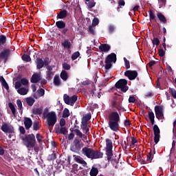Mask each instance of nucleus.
I'll list each match as a JSON object with an SVG mask.
<instances>
[{"instance_id":"obj_59","label":"nucleus","mask_w":176,"mask_h":176,"mask_svg":"<svg viewBox=\"0 0 176 176\" xmlns=\"http://www.w3.org/2000/svg\"><path fill=\"white\" fill-rule=\"evenodd\" d=\"M124 124L125 127H130V126H131V122L130 120H125Z\"/></svg>"},{"instance_id":"obj_17","label":"nucleus","mask_w":176,"mask_h":176,"mask_svg":"<svg viewBox=\"0 0 176 176\" xmlns=\"http://www.w3.org/2000/svg\"><path fill=\"white\" fill-rule=\"evenodd\" d=\"M152 160H153V154H152V150H151L147 154L146 160H142V164H148V163H152Z\"/></svg>"},{"instance_id":"obj_32","label":"nucleus","mask_w":176,"mask_h":176,"mask_svg":"<svg viewBox=\"0 0 176 176\" xmlns=\"http://www.w3.org/2000/svg\"><path fill=\"white\" fill-rule=\"evenodd\" d=\"M148 14H149L150 21H155L156 23L157 19H156V16L155 15V11L150 10L148 11Z\"/></svg>"},{"instance_id":"obj_45","label":"nucleus","mask_w":176,"mask_h":176,"mask_svg":"<svg viewBox=\"0 0 176 176\" xmlns=\"http://www.w3.org/2000/svg\"><path fill=\"white\" fill-rule=\"evenodd\" d=\"M80 56V53L77 51L72 54V60H73V61H74V60H76V58H78V57H79Z\"/></svg>"},{"instance_id":"obj_48","label":"nucleus","mask_w":176,"mask_h":176,"mask_svg":"<svg viewBox=\"0 0 176 176\" xmlns=\"http://www.w3.org/2000/svg\"><path fill=\"white\" fill-rule=\"evenodd\" d=\"M47 72V75H46V78L47 79V80H52V79L53 78V72Z\"/></svg>"},{"instance_id":"obj_14","label":"nucleus","mask_w":176,"mask_h":176,"mask_svg":"<svg viewBox=\"0 0 176 176\" xmlns=\"http://www.w3.org/2000/svg\"><path fill=\"white\" fill-rule=\"evenodd\" d=\"M80 129L86 135L90 134V126H89V123L81 122Z\"/></svg>"},{"instance_id":"obj_64","label":"nucleus","mask_w":176,"mask_h":176,"mask_svg":"<svg viewBox=\"0 0 176 176\" xmlns=\"http://www.w3.org/2000/svg\"><path fill=\"white\" fill-rule=\"evenodd\" d=\"M59 124L60 127H64V126H65V120H64V118H61L60 120Z\"/></svg>"},{"instance_id":"obj_30","label":"nucleus","mask_w":176,"mask_h":176,"mask_svg":"<svg viewBox=\"0 0 176 176\" xmlns=\"http://www.w3.org/2000/svg\"><path fill=\"white\" fill-rule=\"evenodd\" d=\"M54 86H61V80L60 79V76L56 74L54 77Z\"/></svg>"},{"instance_id":"obj_15","label":"nucleus","mask_w":176,"mask_h":176,"mask_svg":"<svg viewBox=\"0 0 176 176\" xmlns=\"http://www.w3.org/2000/svg\"><path fill=\"white\" fill-rule=\"evenodd\" d=\"M156 15L161 24H163L164 25L167 24V19L166 18V16H164V14H162V12H157L156 13Z\"/></svg>"},{"instance_id":"obj_39","label":"nucleus","mask_w":176,"mask_h":176,"mask_svg":"<svg viewBox=\"0 0 176 176\" xmlns=\"http://www.w3.org/2000/svg\"><path fill=\"white\" fill-rule=\"evenodd\" d=\"M36 140L40 145H42L43 143V136L41 135V133H36Z\"/></svg>"},{"instance_id":"obj_51","label":"nucleus","mask_w":176,"mask_h":176,"mask_svg":"<svg viewBox=\"0 0 176 176\" xmlns=\"http://www.w3.org/2000/svg\"><path fill=\"white\" fill-rule=\"evenodd\" d=\"M33 130H34V131H37V130H39V122H34Z\"/></svg>"},{"instance_id":"obj_34","label":"nucleus","mask_w":176,"mask_h":176,"mask_svg":"<svg viewBox=\"0 0 176 176\" xmlns=\"http://www.w3.org/2000/svg\"><path fill=\"white\" fill-rule=\"evenodd\" d=\"M6 41H8V38L4 34L0 35V47L1 46H5L6 45Z\"/></svg>"},{"instance_id":"obj_23","label":"nucleus","mask_w":176,"mask_h":176,"mask_svg":"<svg viewBox=\"0 0 176 176\" xmlns=\"http://www.w3.org/2000/svg\"><path fill=\"white\" fill-rule=\"evenodd\" d=\"M67 133H68V129H67V127L65 126H60L56 129V134L58 135V134H63V135H65Z\"/></svg>"},{"instance_id":"obj_16","label":"nucleus","mask_w":176,"mask_h":176,"mask_svg":"<svg viewBox=\"0 0 176 176\" xmlns=\"http://www.w3.org/2000/svg\"><path fill=\"white\" fill-rule=\"evenodd\" d=\"M112 149H113V144L112 143V140L108 138L106 139V152H113Z\"/></svg>"},{"instance_id":"obj_33","label":"nucleus","mask_w":176,"mask_h":176,"mask_svg":"<svg viewBox=\"0 0 176 176\" xmlns=\"http://www.w3.org/2000/svg\"><path fill=\"white\" fill-rule=\"evenodd\" d=\"M91 119V114L87 113L82 118L81 123H88L89 120Z\"/></svg>"},{"instance_id":"obj_20","label":"nucleus","mask_w":176,"mask_h":176,"mask_svg":"<svg viewBox=\"0 0 176 176\" xmlns=\"http://www.w3.org/2000/svg\"><path fill=\"white\" fill-rule=\"evenodd\" d=\"M67 16H68V11H67V10H63L57 14L56 19L57 20L58 19L63 20L67 18Z\"/></svg>"},{"instance_id":"obj_47","label":"nucleus","mask_w":176,"mask_h":176,"mask_svg":"<svg viewBox=\"0 0 176 176\" xmlns=\"http://www.w3.org/2000/svg\"><path fill=\"white\" fill-rule=\"evenodd\" d=\"M123 60L124 61V65L126 69H130V61H129L126 57H124Z\"/></svg>"},{"instance_id":"obj_46","label":"nucleus","mask_w":176,"mask_h":176,"mask_svg":"<svg viewBox=\"0 0 176 176\" xmlns=\"http://www.w3.org/2000/svg\"><path fill=\"white\" fill-rule=\"evenodd\" d=\"M152 43L153 45H156V46H159V45H160V41L158 38L154 37L152 40Z\"/></svg>"},{"instance_id":"obj_4","label":"nucleus","mask_w":176,"mask_h":176,"mask_svg":"<svg viewBox=\"0 0 176 176\" xmlns=\"http://www.w3.org/2000/svg\"><path fill=\"white\" fill-rule=\"evenodd\" d=\"M47 124L49 127H54V124L57 123V115L56 112L51 111L47 114Z\"/></svg>"},{"instance_id":"obj_22","label":"nucleus","mask_w":176,"mask_h":176,"mask_svg":"<svg viewBox=\"0 0 176 176\" xmlns=\"http://www.w3.org/2000/svg\"><path fill=\"white\" fill-rule=\"evenodd\" d=\"M62 46H63L64 49H67L68 50H71V41L67 38H64L61 42Z\"/></svg>"},{"instance_id":"obj_58","label":"nucleus","mask_w":176,"mask_h":176,"mask_svg":"<svg viewBox=\"0 0 176 176\" xmlns=\"http://www.w3.org/2000/svg\"><path fill=\"white\" fill-rule=\"evenodd\" d=\"M21 84L23 85V86H27L28 85V80L26 78L21 79Z\"/></svg>"},{"instance_id":"obj_13","label":"nucleus","mask_w":176,"mask_h":176,"mask_svg":"<svg viewBox=\"0 0 176 176\" xmlns=\"http://www.w3.org/2000/svg\"><path fill=\"white\" fill-rule=\"evenodd\" d=\"M74 127L76 129H74L73 131L74 133H75L76 135L78 137V138H84V140H87V135H86L85 133H82V131H80V130L78 129V126L75 125Z\"/></svg>"},{"instance_id":"obj_9","label":"nucleus","mask_w":176,"mask_h":176,"mask_svg":"<svg viewBox=\"0 0 176 176\" xmlns=\"http://www.w3.org/2000/svg\"><path fill=\"white\" fill-rule=\"evenodd\" d=\"M153 130L154 133V142L156 144L160 141V129H159L157 124H154Z\"/></svg>"},{"instance_id":"obj_35","label":"nucleus","mask_w":176,"mask_h":176,"mask_svg":"<svg viewBox=\"0 0 176 176\" xmlns=\"http://www.w3.org/2000/svg\"><path fill=\"white\" fill-rule=\"evenodd\" d=\"M60 78L62 80H64V82L68 80V73L67 72V71L63 70L61 72Z\"/></svg>"},{"instance_id":"obj_60","label":"nucleus","mask_w":176,"mask_h":176,"mask_svg":"<svg viewBox=\"0 0 176 176\" xmlns=\"http://www.w3.org/2000/svg\"><path fill=\"white\" fill-rule=\"evenodd\" d=\"M137 142H138V140H137V138L133 137L131 138V146H134V145H135V144H137Z\"/></svg>"},{"instance_id":"obj_2","label":"nucleus","mask_w":176,"mask_h":176,"mask_svg":"<svg viewBox=\"0 0 176 176\" xmlns=\"http://www.w3.org/2000/svg\"><path fill=\"white\" fill-rule=\"evenodd\" d=\"M82 155L91 160L94 159H102L104 153L100 151L94 150L89 147H84L82 149Z\"/></svg>"},{"instance_id":"obj_18","label":"nucleus","mask_w":176,"mask_h":176,"mask_svg":"<svg viewBox=\"0 0 176 176\" xmlns=\"http://www.w3.org/2000/svg\"><path fill=\"white\" fill-rule=\"evenodd\" d=\"M116 54L115 53H111L109 54L105 58V61H107V63H116Z\"/></svg>"},{"instance_id":"obj_11","label":"nucleus","mask_w":176,"mask_h":176,"mask_svg":"<svg viewBox=\"0 0 176 176\" xmlns=\"http://www.w3.org/2000/svg\"><path fill=\"white\" fill-rule=\"evenodd\" d=\"M155 116L158 120L163 119L164 113H163V106H155Z\"/></svg>"},{"instance_id":"obj_28","label":"nucleus","mask_w":176,"mask_h":176,"mask_svg":"<svg viewBox=\"0 0 176 176\" xmlns=\"http://www.w3.org/2000/svg\"><path fill=\"white\" fill-rule=\"evenodd\" d=\"M56 25L58 30H64L66 27V23L64 21H58L56 22Z\"/></svg>"},{"instance_id":"obj_44","label":"nucleus","mask_w":176,"mask_h":176,"mask_svg":"<svg viewBox=\"0 0 176 176\" xmlns=\"http://www.w3.org/2000/svg\"><path fill=\"white\" fill-rule=\"evenodd\" d=\"M22 60L25 61V63H30V61H31V57L28 54H23L22 56Z\"/></svg>"},{"instance_id":"obj_7","label":"nucleus","mask_w":176,"mask_h":176,"mask_svg":"<svg viewBox=\"0 0 176 176\" xmlns=\"http://www.w3.org/2000/svg\"><path fill=\"white\" fill-rule=\"evenodd\" d=\"M63 100L67 105H71L72 107H74V104H75L78 100V96L76 95H74L69 97V96L65 94L63 96Z\"/></svg>"},{"instance_id":"obj_12","label":"nucleus","mask_w":176,"mask_h":176,"mask_svg":"<svg viewBox=\"0 0 176 176\" xmlns=\"http://www.w3.org/2000/svg\"><path fill=\"white\" fill-rule=\"evenodd\" d=\"M124 76H127L129 80H134L138 76V73L135 70H127L124 72Z\"/></svg>"},{"instance_id":"obj_63","label":"nucleus","mask_w":176,"mask_h":176,"mask_svg":"<svg viewBox=\"0 0 176 176\" xmlns=\"http://www.w3.org/2000/svg\"><path fill=\"white\" fill-rule=\"evenodd\" d=\"M148 119L151 120L152 119H155V113L153 111L148 112Z\"/></svg>"},{"instance_id":"obj_43","label":"nucleus","mask_w":176,"mask_h":176,"mask_svg":"<svg viewBox=\"0 0 176 176\" xmlns=\"http://www.w3.org/2000/svg\"><path fill=\"white\" fill-rule=\"evenodd\" d=\"M105 65H104V69L106 71H108V69H111L112 68V63L111 62H108L107 60H104Z\"/></svg>"},{"instance_id":"obj_5","label":"nucleus","mask_w":176,"mask_h":176,"mask_svg":"<svg viewBox=\"0 0 176 176\" xmlns=\"http://www.w3.org/2000/svg\"><path fill=\"white\" fill-rule=\"evenodd\" d=\"M116 89H120L122 93H126L127 90H129V86H127V80L124 78L120 79L116 84H115Z\"/></svg>"},{"instance_id":"obj_31","label":"nucleus","mask_w":176,"mask_h":176,"mask_svg":"<svg viewBox=\"0 0 176 176\" xmlns=\"http://www.w3.org/2000/svg\"><path fill=\"white\" fill-rule=\"evenodd\" d=\"M112 108H116L118 111H120L122 108V104L116 101V100L111 101Z\"/></svg>"},{"instance_id":"obj_21","label":"nucleus","mask_w":176,"mask_h":176,"mask_svg":"<svg viewBox=\"0 0 176 176\" xmlns=\"http://www.w3.org/2000/svg\"><path fill=\"white\" fill-rule=\"evenodd\" d=\"M98 47H99V50L104 53H107L109 52V50H111V45H109L107 43L101 44Z\"/></svg>"},{"instance_id":"obj_26","label":"nucleus","mask_w":176,"mask_h":176,"mask_svg":"<svg viewBox=\"0 0 176 176\" xmlns=\"http://www.w3.org/2000/svg\"><path fill=\"white\" fill-rule=\"evenodd\" d=\"M74 160L75 162H76V163L82 164L83 167H86V166H87V162H86V161H85L83 158H80V157H74Z\"/></svg>"},{"instance_id":"obj_52","label":"nucleus","mask_w":176,"mask_h":176,"mask_svg":"<svg viewBox=\"0 0 176 176\" xmlns=\"http://www.w3.org/2000/svg\"><path fill=\"white\" fill-rule=\"evenodd\" d=\"M63 69H66L67 71L71 69V65L67 63H63Z\"/></svg>"},{"instance_id":"obj_50","label":"nucleus","mask_w":176,"mask_h":176,"mask_svg":"<svg viewBox=\"0 0 176 176\" xmlns=\"http://www.w3.org/2000/svg\"><path fill=\"white\" fill-rule=\"evenodd\" d=\"M87 6L89 9H92V8H94V6H96V2H94V0L89 1Z\"/></svg>"},{"instance_id":"obj_19","label":"nucleus","mask_w":176,"mask_h":176,"mask_svg":"<svg viewBox=\"0 0 176 176\" xmlns=\"http://www.w3.org/2000/svg\"><path fill=\"white\" fill-rule=\"evenodd\" d=\"M36 68L37 69H42L43 67H45V62L42 58H37L36 59Z\"/></svg>"},{"instance_id":"obj_37","label":"nucleus","mask_w":176,"mask_h":176,"mask_svg":"<svg viewBox=\"0 0 176 176\" xmlns=\"http://www.w3.org/2000/svg\"><path fill=\"white\" fill-rule=\"evenodd\" d=\"M25 101L28 104V105H29V107H32L34 105V102H35V99H34V98H25Z\"/></svg>"},{"instance_id":"obj_10","label":"nucleus","mask_w":176,"mask_h":176,"mask_svg":"<svg viewBox=\"0 0 176 176\" xmlns=\"http://www.w3.org/2000/svg\"><path fill=\"white\" fill-rule=\"evenodd\" d=\"M10 57V49L5 48L0 52V59L4 60L5 63L8 61Z\"/></svg>"},{"instance_id":"obj_41","label":"nucleus","mask_w":176,"mask_h":176,"mask_svg":"<svg viewBox=\"0 0 176 176\" xmlns=\"http://www.w3.org/2000/svg\"><path fill=\"white\" fill-rule=\"evenodd\" d=\"M8 107L10 109H11L12 115H16V107H14V104L12 102H9Z\"/></svg>"},{"instance_id":"obj_40","label":"nucleus","mask_w":176,"mask_h":176,"mask_svg":"<svg viewBox=\"0 0 176 176\" xmlns=\"http://www.w3.org/2000/svg\"><path fill=\"white\" fill-rule=\"evenodd\" d=\"M108 162H112V157L113 156V151H106Z\"/></svg>"},{"instance_id":"obj_49","label":"nucleus","mask_w":176,"mask_h":176,"mask_svg":"<svg viewBox=\"0 0 176 176\" xmlns=\"http://www.w3.org/2000/svg\"><path fill=\"white\" fill-rule=\"evenodd\" d=\"M56 157H57L56 156V153H53L52 154L48 155L47 160L50 162H52V160H55V159H56Z\"/></svg>"},{"instance_id":"obj_25","label":"nucleus","mask_w":176,"mask_h":176,"mask_svg":"<svg viewBox=\"0 0 176 176\" xmlns=\"http://www.w3.org/2000/svg\"><path fill=\"white\" fill-rule=\"evenodd\" d=\"M41 80V75L38 74H34L32 76L30 79V82L32 83H38Z\"/></svg>"},{"instance_id":"obj_1","label":"nucleus","mask_w":176,"mask_h":176,"mask_svg":"<svg viewBox=\"0 0 176 176\" xmlns=\"http://www.w3.org/2000/svg\"><path fill=\"white\" fill-rule=\"evenodd\" d=\"M119 122H120V116L118 111H113L109 115V127L112 131L116 133L119 131L120 125H119Z\"/></svg>"},{"instance_id":"obj_62","label":"nucleus","mask_w":176,"mask_h":176,"mask_svg":"<svg viewBox=\"0 0 176 176\" xmlns=\"http://www.w3.org/2000/svg\"><path fill=\"white\" fill-rule=\"evenodd\" d=\"M14 87L17 90H19V89H21L20 87H21V82H20V81L15 82Z\"/></svg>"},{"instance_id":"obj_54","label":"nucleus","mask_w":176,"mask_h":176,"mask_svg":"<svg viewBox=\"0 0 176 176\" xmlns=\"http://www.w3.org/2000/svg\"><path fill=\"white\" fill-rule=\"evenodd\" d=\"M99 23H100V21L98 20V18H94L92 21L93 27H96V25H98Z\"/></svg>"},{"instance_id":"obj_42","label":"nucleus","mask_w":176,"mask_h":176,"mask_svg":"<svg viewBox=\"0 0 176 176\" xmlns=\"http://www.w3.org/2000/svg\"><path fill=\"white\" fill-rule=\"evenodd\" d=\"M69 110L67 108H65L64 110H63V116H62V118H68L69 117Z\"/></svg>"},{"instance_id":"obj_3","label":"nucleus","mask_w":176,"mask_h":176,"mask_svg":"<svg viewBox=\"0 0 176 176\" xmlns=\"http://www.w3.org/2000/svg\"><path fill=\"white\" fill-rule=\"evenodd\" d=\"M25 146L28 148V151H31L32 148H34L36 145V139L34 133L25 135L21 137Z\"/></svg>"},{"instance_id":"obj_6","label":"nucleus","mask_w":176,"mask_h":176,"mask_svg":"<svg viewBox=\"0 0 176 176\" xmlns=\"http://www.w3.org/2000/svg\"><path fill=\"white\" fill-rule=\"evenodd\" d=\"M82 148V140L76 138L70 146V151L78 153Z\"/></svg>"},{"instance_id":"obj_57","label":"nucleus","mask_w":176,"mask_h":176,"mask_svg":"<svg viewBox=\"0 0 176 176\" xmlns=\"http://www.w3.org/2000/svg\"><path fill=\"white\" fill-rule=\"evenodd\" d=\"M16 104L18 105L19 109L20 110L23 109V103L21 102V100H16Z\"/></svg>"},{"instance_id":"obj_27","label":"nucleus","mask_w":176,"mask_h":176,"mask_svg":"<svg viewBox=\"0 0 176 176\" xmlns=\"http://www.w3.org/2000/svg\"><path fill=\"white\" fill-rule=\"evenodd\" d=\"M0 83H1V86L6 89V90H9V85L6 82V80L3 78V76H0Z\"/></svg>"},{"instance_id":"obj_61","label":"nucleus","mask_w":176,"mask_h":176,"mask_svg":"<svg viewBox=\"0 0 176 176\" xmlns=\"http://www.w3.org/2000/svg\"><path fill=\"white\" fill-rule=\"evenodd\" d=\"M47 113H49V108L46 107L44 109V111H43V116L44 118H47Z\"/></svg>"},{"instance_id":"obj_56","label":"nucleus","mask_w":176,"mask_h":176,"mask_svg":"<svg viewBox=\"0 0 176 176\" xmlns=\"http://www.w3.org/2000/svg\"><path fill=\"white\" fill-rule=\"evenodd\" d=\"M109 34H113V32H115V25H110L109 26Z\"/></svg>"},{"instance_id":"obj_29","label":"nucleus","mask_w":176,"mask_h":176,"mask_svg":"<svg viewBox=\"0 0 176 176\" xmlns=\"http://www.w3.org/2000/svg\"><path fill=\"white\" fill-rule=\"evenodd\" d=\"M32 112L33 115L41 116L43 113V107L34 108L32 109Z\"/></svg>"},{"instance_id":"obj_24","label":"nucleus","mask_w":176,"mask_h":176,"mask_svg":"<svg viewBox=\"0 0 176 176\" xmlns=\"http://www.w3.org/2000/svg\"><path fill=\"white\" fill-rule=\"evenodd\" d=\"M24 124L26 130H30L32 126V120L30 118H25Z\"/></svg>"},{"instance_id":"obj_55","label":"nucleus","mask_w":176,"mask_h":176,"mask_svg":"<svg viewBox=\"0 0 176 176\" xmlns=\"http://www.w3.org/2000/svg\"><path fill=\"white\" fill-rule=\"evenodd\" d=\"M158 54L160 57H164L166 52H164V50H163V48H161L158 50Z\"/></svg>"},{"instance_id":"obj_36","label":"nucleus","mask_w":176,"mask_h":176,"mask_svg":"<svg viewBox=\"0 0 176 176\" xmlns=\"http://www.w3.org/2000/svg\"><path fill=\"white\" fill-rule=\"evenodd\" d=\"M17 91L19 94H21V96H25L28 93V89H25L24 87L20 88L17 89Z\"/></svg>"},{"instance_id":"obj_8","label":"nucleus","mask_w":176,"mask_h":176,"mask_svg":"<svg viewBox=\"0 0 176 176\" xmlns=\"http://www.w3.org/2000/svg\"><path fill=\"white\" fill-rule=\"evenodd\" d=\"M1 130L3 133H8V134H14V127L10 124L3 122L1 126Z\"/></svg>"},{"instance_id":"obj_53","label":"nucleus","mask_w":176,"mask_h":176,"mask_svg":"<svg viewBox=\"0 0 176 176\" xmlns=\"http://www.w3.org/2000/svg\"><path fill=\"white\" fill-rule=\"evenodd\" d=\"M37 93L40 97H43L45 96V89L41 88L37 91Z\"/></svg>"},{"instance_id":"obj_38","label":"nucleus","mask_w":176,"mask_h":176,"mask_svg":"<svg viewBox=\"0 0 176 176\" xmlns=\"http://www.w3.org/2000/svg\"><path fill=\"white\" fill-rule=\"evenodd\" d=\"M89 174L91 176H97L98 175V168L96 167H92Z\"/></svg>"}]
</instances>
